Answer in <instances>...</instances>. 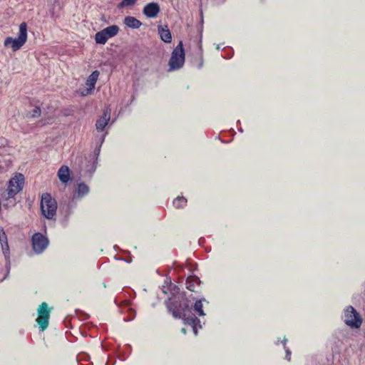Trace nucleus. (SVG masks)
Segmentation results:
<instances>
[{
  "label": "nucleus",
  "mask_w": 365,
  "mask_h": 365,
  "mask_svg": "<svg viewBox=\"0 0 365 365\" xmlns=\"http://www.w3.org/2000/svg\"><path fill=\"white\" fill-rule=\"evenodd\" d=\"M164 303L168 312L175 319H182L185 321L186 317H189L190 315H194L192 313V304L186 297L185 292L169 297Z\"/></svg>",
  "instance_id": "f257e3e1"
},
{
  "label": "nucleus",
  "mask_w": 365,
  "mask_h": 365,
  "mask_svg": "<svg viewBox=\"0 0 365 365\" xmlns=\"http://www.w3.org/2000/svg\"><path fill=\"white\" fill-rule=\"evenodd\" d=\"M27 41V24L22 22L19 26V31L17 38L11 36L6 37L4 40L6 47L11 46L13 51L19 50Z\"/></svg>",
  "instance_id": "f03ea898"
},
{
  "label": "nucleus",
  "mask_w": 365,
  "mask_h": 365,
  "mask_svg": "<svg viewBox=\"0 0 365 365\" xmlns=\"http://www.w3.org/2000/svg\"><path fill=\"white\" fill-rule=\"evenodd\" d=\"M57 210V202L51 194L43 193L41 200V210L42 215L47 219L51 220L55 216Z\"/></svg>",
  "instance_id": "7ed1b4c3"
},
{
  "label": "nucleus",
  "mask_w": 365,
  "mask_h": 365,
  "mask_svg": "<svg viewBox=\"0 0 365 365\" xmlns=\"http://www.w3.org/2000/svg\"><path fill=\"white\" fill-rule=\"evenodd\" d=\"M185 63V50L182 41H180L178 46L173 49L171 57L169 60L170 70H178L181 68Z\"/></svg>",
  "instance_id": "20e7f679"
},
{
  "label": "nucleus",
  "mask_w": 365,
  "mask_h": 365,
  "mask_svg": "<svg viewBox=\"0 0 365 365\" xmlns=\"http://www.w3.org/2000/svg\"><path fill=\"white\" fill-rule=\"evenodd\" d=\"M344 323L351 328H359L362 324V318L359 313L352 307L349 306L344 311Z\"/></svg>",
  "instance_id": "39448f33"
},
{
  "label": "nucleus",
  "mask_w": 365,
  "mask_h": 365,
  "mask_svg": "<svg viewBox=\"0 0 365 365\" xmlns=\"http://www.w3.org/2000/svg\"><path fill=\"white\" fill-rule=\"evenodd\" d=\"M38 317L36 322L41 331L46 330L48 326L51 309L46 302H42L38 308Z\"/></svg>",
  "instance_id": "423d86ee"
},
{
  "label": "nucleus",
  "mask_w": 365,
  "mask_h": 365,
  "mask_svg": "<svg viewBox=\"0 0 365 365\" xmlns=\"http://www.w3.org/2000/svg\"><path fill=\"white\" fill-rule=\"evenodd\" d=\"M24 178L22 174H19L14 178H12L9 182V187L7 188L8 197H13L18 192H19L24 185Z\"/></svg>",
  "instance_id": "0eeeda50"
},
{
  "label": "nucleus",
  "mask_w": 365,
  "mask_h": 365,
  "mask_svg": "<svg viewBox=\"0 0 365 365\" xmlns=\"http://www.w3.org/2000/svg\"><path fill=\"white\" fill-rule=\"evenodd\" d=\"M32 247L35 253L41 254L48 245V240L41 232L35 233L31 238Z\"/></svg>",
  "instance_id": "6e6552de"
},
{
  "label": "nucleus",
  "mask_w": 365,
  "mask_h": 365,
  "mask_svg": "<svg viewBox=\"0 0 365 365\" xmlns=\"http://www.w3.org/2000/svg\"><path fill=\"white\" fill-rule=\"evenodd\" d=\"M160 11V6L158 3L150 2L144 6L143 13L145 16L148 18H155Z\"/></svg>",
  "instance_id": "1a4fd4ad"
},
{
  "label": "nucleus",
  "mask_w": 365,
  "mask_h": 365,
  "mask_svg": "<svg viewBox=\"0 0 365 365\" xmlns=\"http://www.w3.org/2000/svg\"><path fill=\"white\" fill-rule=\"evenodd\" d=\"M110 119V110L109 108H106L103 110V113L101 116L96 120V130L100 132L103 131L106 126L108 125L109 120Z\"/></svg>",
  "instance_id": "9d476101"
},
{
  "label": "nucleus",
  "mask_w": 365,
  "mask_h": 365,
  "mask_svg": "<svg viewBox=\"0 0 365 365\" xmlns=\"http://www.w3.org/2000/svg\"><path fill=\"white\" fill-rule=\"evenodd\" d=\"M99 74V71L96 70L93 71L91 74L88 77L86 84L88 86V88H87L85 90V91L82 93L83 96L89 94L95 88V85L96 83Z\"/></svg>",
  "instance_id": "9b49d317"
},
{
  "label": "nucleus",
  "mask_w": 365,
  "mask_h": 365,
  "mask_svg": "<svg viewBox=\"0 0 365 365\" xmlns=\"http://www.w3.org/2000/svg\"><path fill=\"white\" fill-rule=\"evenodd\" d=\"M158 31L160 39L163 42L168 43L172 41V34L168 25H159Z\"/></svg>",
  "instance_id": "f8f14e48"
},
{
  "label": "nucleus",
  "mask_w": 365,
  "mask_h": 365,
  "mask_svg": "<svg viewBox=\"0 0 365 365\" xmlns=\"http://www.w3.org/2000/svg\"><path fill=\"white\" fill-rule=\"evenodd\" d=\"M58 177L62 183L66 185L71 180L69 168L67 165H62L58 171Z\"/></svg>",
  "instance_id": "ddd939ff"
},
{
  "label": "nucleus",
  "mask_w": 365,
  "mask_h": 365,
  "mask_svg": "<svg viewBox=\"0 0 365 365\" xmlns=\"http://www.w3.org/2000/svg\"><path fill=\"white\" fill-rule=\"evenodd\" d=\"M90 191L89 187L85 182H80L77 185L76 192L73 195V198H81L88 194Z\"/></svg>",
  "instance_id": "4468645a"
},
{
  "label": "nucleus",
  "mask_w": 365,
  "mask_h": 365,
  "mask_svg": "<svg viewBox=\"0 0 365 365\" xmlns=\"http://www.w3.org/2000/svg\"><path fill=\"white\" fill-rule=\"evenodd\" d=\"M184 323L192 327V331L195 336L197 334V325L199 324L200 328H201V325L200 324V321L195 314L190 315L189 317H186Z\"/></svg>",
  "instance_id": "2eb2a0df"
},
{
  "label": "nucleus",
  "mask_w": 365,
  "mask_h": 365,
  "mask_svg": "<svg viewBox=\"0 0 365 365\" xmlns=\"http://www.w3.org/2000/svg\"><path fill=\"white\" fill-rule=\"evenodd\" d=\"M201 282L197 276H190L186 279V288L191 292H197L196 286H199Z\"/></svg>",
  "instance_id": "dca6fc26"
},
{
  "label": "nucleus",
  "mask_w": 365,
  "mask_h": 365,
  "mask_svg": "<svg viewBox=\"0 0 365 365\" xmlns=\"http://www.w3.org/2000/svg\"><path fill=\"white\" fill-rule=\"evenodd\" d=\"M0 243L4 255L9 252L7 235L3 228L0 230Z\"/></svg>",
  "instance_id": "f3484780"
},
{
  "label": "nucleus",
  "mask_w": 365,
  "mask_h": 365,
  "mask_svg": "<svg viewBox=\"0 0 365 365\" xmlns=\"http://www.w3.org/2000/svg\"><path fill=\"white\" fill-rule=\"evenodd\" d=\"M124 24L129 28L137 29H139L142 23L140 20L133 16H126L124 19Z\"/></svg>",
  "instance_id": "a211bd4d"
},
{
  "label": "nucleus",
  "mask_w": 365,
  "mask_h": 365,
  "mask_svg": "<svg viewBox=\"0 0 365 365\" xmlns=\"http://www.w3.org/2000/svg\"><path fill=\"white\" fill-rule=\"evenodd\" d=\"M119 27L117 25H112L103 29L102 31L107 36L108 38L114 37L119 32Z\"/></svg>",
  "instance_id": "6ab92c4d"
},
{
  "label": "nucleus",
  "mask_w": 365,
  "mask_h": 365,
  "mask_svg": "<svg viewBox=\"0 0 365 365\" xmlns=\"http://www.w3.org/2000/svg\"><path fill=\"white\" fill-rule=\"evenodd\" d=\"M205 301V299L202 298L200 299L197 300L194 305L192 307H193V309L196 314H197L199 316H205V314L202 309V302Z\"/></svg>",
  "instance_id": "aec40b11"
},
{
  "label": "nucleus",
  "mask_w": 365,
  "mask_h": 365,
  "mask_svg": "<svg viewBox=\"0 0 365 365\" xmlns=\"http://www.w3.org/2000/svg\"><path fill=\"white\" fill-rule=\"evenodd\" d=\"M107 36L101 30L95 34V41L98 44L104 45L108 41Z\"/></svg>",
  "instance_id": "412c9836"
},
{
  "label": "nucleus",
  "mask_w": 365,
  "mask_h": 365,
  "mask_svg": "<svg viewBox=\"0 0 365 365\" xmlns=\"http://www.w3.org/2000/svg\"><path fill=\"white\" fill-rule=\"evenodd\" d=\"M187 203V199L184 197H178L173 200V205L178 208H182Z\"/></svg>",
  "instance_id": "4be33fe9"
},
{
  "label": "nucleus",
  "mask_w": 365,
  "mask_h": 365,
  "mask_svg": "<svg viewBox=\"0 0 365 365\" xmlns=\"http://www.w3.org/2000/svg\"><path fill=\"white\" fill-rule=\"evenodd\" d=\"M138 0H122L118 4V9H123L127 6H133L135 4Z\"/></svg>",
  "instance_id": "5701e85b"
},
{
  "label": "nucleus",
  "mask_w": 365,
  "mask_h": 365,
  "mask_svg": "<svg viewBox=\"0 0 365 365\" xmlns=\"http://www.w3.org/2000/svg\"><path fill=\"white\" fill-rule=\"evenodd\" d=\"M4 257L6 259V268L7 271L6 274L4 277V279H6L9 276L11 269L10 252L6 253V255H4Z\"/></svg>",
  "instance_id": "b1692460"
},
{
  "label": "nucleus",
  "mask_w": 365,
  "mask_h": 365,
  "mask_svg": "<svg viewBox=\"0 0 365 365\" xmlns=\"http://www.w3.org/2000/svg\"><path fill=\"white\" fill-rule=\"evenodd\" d=\"M180 293H182V292H180V289L177 285H175V284L170 285V297H173V295H178Z\"/></svg>",
  "instance_id": "393cba45"
},
{
  "label": "nucleus",
  "mask_w": 365,
  "mask_h": 365,
  "mask_svg": "<svg viewBox=\"0 0 365 365\" xmlns=\"http://www.w3.org/2000/svg\"><path fill=\"white\" fill-rule=\"evenodd\" d=\"M41 113V108L38 106H36L31 112L30 116L31 118H37V117L40 116Z\"/></svg>",
  "instance_id": "a878e982"
},
{
  "label": "nucleus",
  "mask_w": 365,
  "mask_h": 365,
  "mask_svg": "<svg viewBox=\"0 0 365 365\" xmlns=\"http://www.w3.org/2000/svg\"><path fill=\"white\" fill-rule=\"evenodd\" d=\"M200 61L199 63V65H198V68H201L202 67V65H203V59H202V45L200 44Z\"/></svg>",
  "instance_id": "bb28decb"
},
{
  "label": "nucleus",
  "mask_w": 365,
  "mask_h": 365,
  "mask_svg": "<svg viewBox=\"0 0 365 365\" xmlns=\"http://www.w3.org/2000/svg\"><path fill=\"white\" fill-rule=\"evenodd\" d=\"M284 349H285V352H286L285 359L287 360H288V361H290V359H291V351L288 348H286Z\"/></svg>",
  "instance_id": "cd10ccee"
},
{
  "label": "nucleus",
  "mask_w": 365,
  "mask_h": 365,
  "mask_svg": "<svg viewBox=\"0 0 365 365\" xmlns=\"http://www.w3.org/2000/svg\"><path fill=\"white\" fill-rule=\"evenodd\" d=\"M103 141H104V137H103V138H102V139H101V143H100V145H99V147H98V148H96L95 149V153H96L97 155H99V153H100L101 146L102 143H103Z\"/></svg>",
  "instance_id": "c85d7f7f"
},
{
  "label": "nucleus",
  "mask_w": 365,
  "mask_h": 365,
  "mask_svg": "<svg viewBox=\"0 0 365 365\" xmlns=\"http://www.w3.org/2000/svg\"><path fill=\"white\" fill-rule=\"evenodd\" d=\"M66 216L68 217L71 213V205L70 204L67 205L66 206Z\"/></svg>",
  "instance_id": "c756f323"
},
{
  "label": "nucleus",
  "mask_w": 365,
  "mask_h": 365,
  "mask_svg": "<svg viewBox=\"0 0 365 365\" xmlns=\"http://www.w3.org/2000/svg\"><path fill=\"white\" fill-rule=\"evenodd\" d=\"M286 341H287V339H286V338H284V339H283V341H282V342H283V345H284V349L287 348V347L286 346Z\"/></svg>",
  "instance_id": "7c9ffc66"
},
{
  "label": "nucleus",
  "mask_w": 365,
  "mask_h": 365,
  "mask_svg": "<svg viewBox=\"0 0 365 365\" xmlns=\"http://www.w3.org/2000/svg\"><path fill=\"white\" fill-rule=\"evenodd\" d=\"M181 332H182L183 334H186V329L185 328H182L181 329Z\"/></svg>",
  "instance_id": "2f4dec72"
},
{
  "label": "nucleus",
  "mask_w": 365,
  "mask_h": 365,
  "mask_svg": "<svg viewBox=\"0 0 365 365\" xmlns=\"http://www.w3.org/2000/svg\"><path fill=\"white\" fill-rule=\"evenodd\" d=\"M76 160H78L79 162H81V161H82V158H77Z\"/></svg>",
  "instance_id": "473e14b6"
},
{
  "label": "nucleus",
  "mask_w": 365,
  "mask_h": 365,
  "mask_svg": "<svg viewBox=\"0 0 365 365\" xmlns=\"http://www.w3.org/2000/svg\"><path fill=\"white\" fill-rule=\"evenodd\" d=\"M106 365H108V362L106 364Z\"/></svg>",
  "instance_id": "72a5a7b5"
}]
</instances>
